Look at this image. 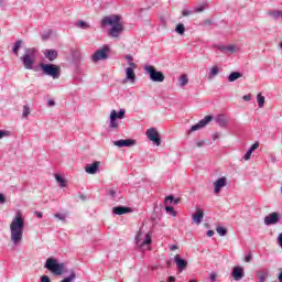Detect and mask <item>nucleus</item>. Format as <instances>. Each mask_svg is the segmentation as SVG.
Returning <instances> with one entry per match:
<instances>
[{
  "mask_svg": "<svg viewBox=\"0 0 282 282\" xmlns=\"http://www.w3.org/2000/svg\"><path fill=\"white\" fill-rule=\"evenodd\" d=\"M25 230V218L23 214L18 212L10 224L11 241L13 246H19L23 239V231Z\"/></svg>",
  "mask_w": 282,
  "mask_h": 282,
  "instance_id": "f257e3e1",
  "label": "nucleus"
},
{
  "mask_svg": "<svg viewBox=\"0 0 282 282\" xmlns=\"http://www.w3.org/2000/svg\"><path fill=\"white\" fill-rule=\"evenodd\" d=\"M122 17L117 14H111L102 18V28L111 25L110 30L108 31V34L109 36H111V39H120V34L124 32V26L122 25V23H120Z\"/></svg>",
  "mask_w": 282,
  "mask_h": 282,
  "instance_id": "f03ea898",
  "label": "nucleus"
},
{
  "mask_svg": "<svg viewBox=\"0 0 282 282\" xmlns=\"http://www.w3.org/2000/svg\"><path fill=\"white\" fill-rule=\"evenodd\" d=\"M37 54H39V50H36L35 47L24 48V54L23 56L20 57V61L24 69H33Z\"/></svg>",
  "mask_w": 282,
  "mask_h": 282,
  "instance_id": "7ed1b4c3",
  "label": "nucleus"
},
{
  "mask_svg": "<svg viewBox=\"0 0 282 282\" xmlns=\"http://www.w3.org/2000/svg\"><path fill=\"white\" fill-rule=\"evenodd\" d=\"M44 268L55 274V276H61L65 274V263H58V260L54 258H48L44 264Z\"/></svg>",
  "mask_w": 282,
  "mask_h": 282,
  "instance_id": "20e7f679",
  "label": "nucleus"
},
{
  "mask_svg": "<svg viewBox=\"0 0 282 282\" xmlns=\"http://www.w3.org/2000/svg\"><path fill=\"white\" fill-rule=\"evenodd\" d=\"M40 68L44 76H51L54 80H58V78H61V66L56 64L40 63Z\"/></svg>",
  "mask_w": 282,
  "mask_h": 282,
  "instance_id": "39448f33",
  "label": "nucleus"
},
{
  "mask_svg": "<svg viewBox=\"0 0 282 282\" xmlns=\"http://www.w3.org/2000/svg\"><path fill=\"white\" fill-rule=\"evenodd\" d=\"M144 72L145 74H149L150 80H152V83H164V73L154 68V66L145 65Z\"/></svg>",
  "mask_w": 282,
  "mask_h": 282,
  "instance_id": "423d86ee",
  "label": "nucleus"
},
{
  "mask_svg": "<svg viewBox=\"0 0 282 282\" xmlns=\"http://www.w3.org/2000/svg\"><path fill=\"white\" fill-rule=\"evenodd\" d=\"M108 52H109V47L107 46L96 51L91 56L93 63H98V61H107V58H109Z\"/></svg>",
  "mask_w": 282,
  "mask_h": 282,
  "instance_id": "0eeeda50",
  "label": "nucleus"
},
{
  "mask_svg": "<svg viewBox=\"0 0 282 282\" xmlns=\"http://www.w3.org/2000/svg\"><path fill=\"white\" fill-rule=\"evenodd\" d=\"M145 135L148 137L150 142H153V144H155L156 147H160V144H162V139H160V133L158 132V129H148Z\"/></svg>",
  "mask_w": 282,
  "mask_h": 282,
  "instance_id": "6e6552de",
  "label": "nucleus"
},
{
  "mask_svg": "<svg viewBox=\"0 0 282 282\" xmlns=\"http://www.w3.org/2000/svg\"><path fill=\"white\" fill-rule=\"evenodd\" d=\"M279 221H281V214H279L276 212L269 214L264 218L265 226H274V225L279 224Z\"/></svg>",
  "mask_w": 282,
  "mask_h": 282,
  "instance_id": "1a4fd4ad",
  "label": "nucleus"
},
{
  "mask_svg": "<svg viewBox=\"0 0 282 282\" xmlns=\"http://www.w3.org/2000/svg\"><path fill=\"white\" fill-rule=\"evenodd\" d=\"M213 120V116H206L204 119H202L199 122L196 124L192 126V128L188 131V134L193 133V131H199V129H204L208 122Z\"/></svg>",
  "mask_w": 282,
  "mask_h": 282,
  "instance_id": "9d476101",
  "label": "nucleus"
},
{
  "mask_svg": "<svg viewBox=\"0 0 282 282\" xmlns=\"http://www.w3.org/2000/svg\"><path fill=\"white\" fill-rule=\"evenodd\" d=\"M227 178L226 176H223L214 182V193L216 195H219L221 193V189L227 186Z\"/></svg>",
  "mask_w": 282,
  "mask_h": 282,
  "instance_id": "9b49d317",
  "label": "nucleus"
},
{
  "mask_svg": "<svg viewBox=\"0 0 282 282\" xmlns=\"http://www.w3.org/2000/svg\"><path fill=\"white\" fill-rule=\"evenodd\" d=\"M135 144V140L133 139H121V140H117V141H113V145L115 147H118L119 149H122L124 147H134Z\"/></svg>",
  "mask_w": 282,
  "mask_h": 282,
  "instance_id": "f8f14e48",
  "label": "nucleus"
},
{
  "mask_svg": "<svg viewBox=\"0 0 282 282\" xmlns=\"http://www.w3.org/2000/svg\"><path fill=\"white\" fill-rule=\"evenodd\" d=\"M140 237H142V232L139 231L138 235H137V238H135V241H137V246H150V243H152V240H151V234H145V238L144 240H140Z\"/></svg>",
  "mask_w": 282,
  "mask_h": 282,
  "instance_id": "ddd939ff",
  "label": "nucleus"
},
{
  "mask_svg": "<svg viewBox=\"0 0 282 282\" xmlns=\"http://www.w3.org/2000/svg\"><path fill=\"white\" fill-rule=\"evenodd\" d=\"M99 167H100V162L95 161L93 164H87L85 166V171L86 173H88V175H96V173H98Z\"/></svg>",
  "mask_w": 282,
  "mask_h": 282,
  "instance_id": "4468645a",
  "label": "nucleus"
},
{
  "mask_svg": "<svg viewBox=\"0 0 282 282\" xmlns=\"http://www.w3.org/2000/svg\"><path fill=\"white\" fill-rule=\"evenodd\" d=\"M113 215H127L129 213H133V208L124 207V206H116L112 208Z\"/></svg>",
  "mask_w": 282,
  "mask_h": 282,
  "instance_id": "2eb2a0df",
  "label": "nucleus"
},
{
  "mask_svg": "<svg viewBox=\"0 0 282 282\" xmlns=\"http://www.w3.org/2000/svg\"><path fill=\"white\" fill-rule=\"evenodd\" d=\"M174 262L176 263V268H178L180 272H183V270H186L188 262L180 257V254H176L174 257Z\"/></svg>",
  "mask_w": 282,
  "mask_h": 282,
  "instance_id": "dca6fc26",
  "label": "nucleus"
},
{
  "mask_svg": "<svg viewBox=\"0 0 282 282\" xmlns=\"http://www.w3.org/2000/svg\"><path fill=\"white\" fill-rule=\"evenodd\" d=\"M43 54L45 56V58H47V61H56L58 58V51L56 50H50V48H46L43 51Z\"/></svg>",
  "mask_w": 282,
  "mask_h": 282,
  "instance_id": "f3484780",
  "label": "nucleus"
},
{
  "mask_svg": "<svg viewBox=\"0 0 282 282\" xmlns=\"http://www.w3.org/2000/svg\"><path fill=\"white\" fill-rule=\"evenodd\" d=\"M231 276L234 278V281H241V279L245 276L243 268L235 267L231 272Z\"/></svg>",
  "mask_w": 282,
  "mask_h": 282,
  "instance_id": "a211bd4d",
  "label": "nucleus"
},
{
  "mask_svg": "<svg viewBox=\"0 0 282 282\" xmlns=\"http://www.w3.org/2000/svg\"><path fill=\"white\" fill-rule=\"evenodd\" d=\"M192 219L194 224H202V221H204V209L197 208L196 213L192 215Z\"/></svg>",
  "mask_w": 282,
  "mask_h": 282,
  "instance_id": "6ab92c4d",
  "label": "nucleus"
},
{
  "mask_svg": "<svg viewBox=\"0 0 282 282\" xmlns=\"http://www.w3.org/2000/svg\"><path fill=\"white\" fill-rule=\"evenodd\" d=\"M126 80H129V83H135V72L133 68L128 67L126 68Z\"/></svg>",
  "mask_w": 282,
  "mask_h": 282,
  "instance_id": "aec40b11",
  "label": "nucleus"
},
{
  "mask_svg": "<svg viewBox=\"0 0 282 282\" xmlns=\"http://www.w3.org/2000/svg\"><path fill=\"white\" fill-rule=\"evenodd\" d=\"M215 122H217V124H219V127H227L228 126V119H226L225 115H218L215 118Z\"/></svg>",
  "mask_w": 282,
  "mask_h": 282,
  "instance_id": "412c9836",
  "label": "nucleus"
},
{
  "mask_svg": "<svg viewBox=\"0 0 282 282\" xmlns=\"http://www.w3.org/2000/svg\"><path fill=\"white\" fill-rule=\"evenodd\" d=\"M239 78H243V74L240 72H232L228 76V83H235V80H239Z\"/></svg>",
  "mask_w": 282,
  "mask_h": 282,
  "instance_id": "4be33fe9",
  "label": "nucleus"
},
{
  "mask_svg": "<svg viewBox=\"0 0 282 282\" xmlns=\"http://www.w3.org/2000/svg\"><path fill=\"white\" fill-rule=\"evenodd\" d=\"M116 120H118L116 118V110H112L110 112V124H109L110 129H118V122H116Z\"/></svg>",
  "mask_w": 282,
  "mask_h": 282,
  "instance_id": "5701e85b",
  "label": "nucleus"
},
{
  "mask_svg": "<svg viewBox=\"0 0 282 282\" xmlns=\"http://www.w3.org/2000/svg\"><path fill=\"white\" fill-rule=\"evenodd\" d=\"M21 45H23V41L22 40H18L15 41L13 47H12V53L14 54V56H19V51L21 50Z\"/></svg>",
  "mask_w": 282,
  "mask_h": 282,
  "instance_id": "b1692460",
  "label": "nucleus"
},
{
  "mask_svg": "<svg viewBox=\"0 0 282 282\" xmlns=\"http://www.w3.org/2000/svg\"><path fill=\"white\" fill-rule=\"evenodd\" d=\"M55 180L59 184L61 188H65V186H67V181L63 176L56 174Z\"/></svg>",
  "mask_w": 282,
  "mask_h": 282,
  "instance_id": "393cba45",
  "label": "nucleus"
},
{
  "mask_svg": "<svg viewBox=\"0 0 282 282\" xmlns=\"http://www.w3.org/2000/svg\"><path fill=\"white\" fill-rule=\"evenodd\" d=\"M219 75V66H213L209 70L208 78H215Z\"/></svg>",
  "mask_w": 282,
  "mask_h": 282,
  "instance_id": "a878e982",
  "label": "nucleus"
},
{
  "mask_svg": "<svg viewBox=\"0 0 282 282\" xmlns=\"http://www.w3.org/2000/svg\"><path fill=\"white\" fill-rule=\"evenodd\" d=\"M216 232L220 236V237H226V235H228V229H226L225 227L218 226L216 228Z\"/></svg>",
  "mask_w": 282,
  "mask_h": 282,
  "instance_id": "bb28decb",
  "label": "nucleus"
},
{
  "mask_svg": "<svg viewBox=\"0 0 282 282\" xmlns=\"http://www.w3.org/2000/svg\"><path fill=\"white\" fill-rule=\"evenodd\" d=\"M178 83L181 87H186V85H188V77L186 75H181Z\"/></svg>",
  "mask_w": 282,
  "mask_h": 282,
  "instance_id": "cd10ccee",
  "label": "nucleus"
},
{
  "mask_svg": "<svg viewBox=\"0 0 282 282\" xmlns=\"http://www.w3.org/2000/svg\"><path fill=\"white\" fill-rule=\"evenodd\" d=\"M257 100L259 108L263 109V105H265V97H263L261 94H258Z\"/></svg>",
  "mask_w": 282,
  "mask_h": 282,
  "instance_id": "c85d7f7f",
  "label": "nucleus"
},
{
  "mask_svg": "<svg viewBox=\"0 0 282 282\" xmlns=\"http://www.w3.org/2000/svg\"><path fill=\"white\" fill-rule=\"evenodd\" d=\"M175 32L177 34H181V36H182L184 34V32H186V28L184 26V24L180 23L176 25Z\"/></svg>",
  "mask_w": 282,
  "mask_h": 282,
  "instance_id": "c756f323",
  "label": "nucleus"
},
{
  "mask_svg": "<svg viewBox=\"0 0 282 282\" xmlns=\"http://www.w3.org/2000/svg\"><path fill=\"white\" fill-rule=\"evenodd\" d=\"M77 28H80V30H89V23L80 20L76 23Z\"/></svg>",
  "mask_w": 282,
  "mask_h": 282,
  "instance_id": "7c9ffc66",
  "label": "nucleus"
},
{
  "mask_svg": "<svg viewBox=\"0 0 282 282\" xmlns=\"http://www.w3.org/2000/svg\"><path fill=\"white\" fill-rule=\"evenodd\" d=\"M165 210L169 213V215H172V217H177V212H175L173 206H165Z\"/></svg>",
  "mask_w": 282,
  "mask_h": 282,
  "instance_id": "2f4dec72",
  "label": "nucleus"
},
{
  "mask_svg": "<svg viewBox=\"0 0 282 282\" xmlns=\"http://www.w3.org/2000/svg\"><path fill=\"white\" fill-rule=\"evenodd\" d=\"M126 113H127V110L120 109L119 112L116 111V118L119 119V120H123Z\"/></svg>",
  "mask_w": 282,
  "mask_h": 282,
  "instance_id": "473e14b6",
  "label": "nucleus"
},
{
  "mask_svg": "<svg viewBox=\"0 0 282 282\" xmlns=\"http://www.w3.org/2000/svg\"><path fill=\"white\" fill-rule=\"evenodd\" d=\"M108 195H109V197H111V199H116V195H118V189H116V188H109L108 189Z\"/></svg>",
  "mask_w": 282,
  "mask_h": 282,
  "instance_id": "72a5a7b5",
  "label": "nucleus"
},
{
  "mask_svg": "<svg viewBox=\"0 0 282 282\" xmlns=\"http://www.w3.org/2000/svg\"><path fill=\"white\" fill-rule=\"evenodd\" d=\"M54 217H55L56 219H59V221H66V219H67V214L57 213V214L54 215Z\"/></svg>",
  "mask_w": 282,
  "mask_h": 282,
  "instance_id": "f704fd0d",
  "label": "nucleus"
},
{
  "mask_svg": "<svg viewBox=\"0 0 282 282\" xmlns=\"http://www.w3.org/2000/svg\"><path fill=\"white\" fill-rule=\"evenodd\" d=\"M235 52H237V45L235 44L227 45V53L235 54Z\"/></svg>",
  "mask_w": 282,
  "mask_h": 282,
  "instance_id": "c9c22d12",
  "label": "nucleus"
},
{
  "mask_svg": "<svg viewBox=\"0 0 282 282\" xmlns=\"http://www.w3.org/2000/svg\"><path fill=\"white\" fill-rule=\"evenodd\" d=\"M30 116V106L23 107L22 118H28Z\"/></svg>",
  "mask_w": 282,
  "mask_h": 282,
  "instance_id": "e433bc0d",
  "label": "nucleus"
},
{
  "mask_svg": "<svg viewBox=\"0 0 282 282\" xmlns=\"http://www.w3.org/2000/svg\"><path fill=\"white\" fill-rule=\"evenodd\" d=\"M269 276V273L268 272H260V275H259V281L260 282H265V279H268Z\"/></svg>",
  "mask_w": 282,
  "mask_h": 282,
  "instance_id": "4c0bfd02",
  "label": "nucleus"
},
{
  "mask_svg": "<svg viewBox=\"0 0 282 282\" xmlns=\"http://www.w3.org/2000/svg\"><path fill=\"white\" fill-rule=\"evenodd\" d=\"M257 149H259V142H254V143L250 147L249 151H250L251 153H254V151H257Z\"/></svg>",
  "mask_w": 282,
  "mask_h": 282,
  "instance_id": "58836bf2",
  "label": "nucleus"
},
{
  "mask_svg": "<svg viewBox=\"0 0 282 282\" xmlns=\"http://www.w3.org/2000/svg\"><path fill=\"white\" fill-rule=\"evenodd\" d=\"M8 135H10V131L0 130V140H1L2 138H8Z\"/></svg>",
  "mask_w": 282,
  "mask_h": 282,
  "instance_id": "ea45409f",
  "label": "nucleus"
},
{
  "mask_svg": "<svg viewBox=\"0 0 282 282\" xmlns=\"http://www.w3.org/2000/svg\"><path fill=\"white\" fill-rule=\"evenodd\" d=\"M169 202L170 204H173V202H175V197H173V195L165 197V204H169Z\"/></svg>",
  "mask_w": 282,
  "mask_h": 282,
  "instance_id": "a19ab883",
  "label": "nucleus"
},
{
  "mask_svg": "<svg viewBox=\"0 0 282 282\" xmlns=\"http://www.w3.org/2000/svg\"><path fill=\"white\" fill-rule=\"evenodd\" d=\"M209 281L215 282L217 281V273L216 272H212L209 275Z\"/></svg>",
  "mask_w": 282,
  "mask_h": 282,
  "instance_id": "79ce46f5",
  "label": "nucleus"
},
{
  "mask_svg": "<svg viewBox=\"0 0 282 282\" xmlns=\"http://www.w3.org/2000/svg\"><path fill=\"white\" fill-rule=\"evenodd\" d=\"M250 158H252V152L248 150L243 156V160H246V162H248V160H250Z\"/></svg>",
  "mask_w": 282,
  "mask_h": 282,
  "instance_id": "37998d69",
  "label": "nucleus"
},
{
  "mask_svg": "<svg viewBox=\"0 0 282 282\" xmlns=\"http://www.w3.org/2000/svg\"><path fill=\"white\" fill-rule=\"evenodd\" d=\"M245 261L246 263H250L252 261V253H248L246 257H245Z\"/></svg>",
  "mask_w": 282,
  "mask_h": 282,
  "instance_id": "c03bdc74",
  "label": "nucleus"
},
{
  "mask_svg": "<svg viewBox=\"0 0 282 282\" xmlns=\"http://www.w3.org/2000/svg\"><path fill=\"white\" fill-rule=\"evenodd\" d=\"M41 282H52V280H50L48 275H42L41 276Z\"/></svg>",
  "mask_w": 282,
  "mask_h": 282,
  "instance_id": "a18cd8bd",
  "label": "nucleus"
},
{
  "mask_svg": "<svg viewBox=\"0 0 282 282\" xmlns=\"http://www.w3.org/2000/svg\"><path fill=\"white\" fill-rule=\"evenodd\" d=\"M227 48H228V45L227 46L226 45H219L218 46L219 52L227 53Z\"/></svg>",
  "mask_w": 282,
  "mask_h": 282,
  "instance_id": "49530a36",
  "label": "nucleus"
},
{
  "mask_svg": "<svg viewBox=\"0 0 282 282\" xmlns=\"http://www.w3.org/2000/svg\"><path fill=\"white\" fill-rule=\"evenodd\" d=\"M194 11L183 10L182 17H189V14H193Z\"/></svg>",
  "mask_w": 282,
  "mask_h": 282,
  "instance_id": "de8ad7c7",
  "label": "nucleus"
},
{
  "mask_svg": "<svg viewBox=\"0 0 282 282\" xmlns=\"http://www.w3.org/2000/svg\"><path fill=\"white\" fill-rule=\"evenodd\" d=\"M242 100H245L246 102H250V100H252V97L250 95H245L242 97Z\"/></svg>",
  "mask_w": 282,
  "mask_h": 282,
  "instance_id": "09e8293b",
  "label": "nucleus"
},
{
  "mask_svg": "<svg viewBox=\"0 0 282 282\" xmlns=\"http://www.w3.org/2000/svg\"><path fill=\"white\" fill-rule=\"evenodd\" d=\"M128 65L130 66L131 69H138V65L133 62H128Z\"/></svg>",
  "mask_w": 282,
  "mask_h": 282,
  "instance_id": "8fccbe9b",
  "label": "nucleus"
},
{
  "mask_svg": "<svg viewBox=\"0 0 282 282\" xmlns=\"http://www.w3.org/2000/svg\"><path fill=\"white\" fill-rule=\"evenodd\" d=\"M128 65L130 66L131 69H138V65L133 62H128Z\"/></svg>",
  "mask_w": 282,
  "mask_h": 282,
  "instance_id": "3c124183",
  "label": "nucleus"
},
{
  "mask_svg": "<svg viewBox=\"0 0 282 282\" xmlns=\"http://www.w3.org/2000/svg\"><path fill=\"white\" fill-rule=\"evenodd\" d=\"M278 243H279L280 248H282V234H279V236H278Z\"/></svg>",
  "mask_w": 282,
  "mask_h": 282,
  "instance_id": "603ef678",
  "label": "nucleus"
},
{
  "mask_svg": "<svg viewBox=\"0 0 282 282\" xmlns=\"http://www.w3.org/2000/svg\"><path fill=\"white\" fill-rule=\"evenodd\" d=\"M0 204H6V195L0 194Z\"/></svg>",
  "mask_w": 282,
  "mask_h": 282,
  "instance_id": "864d4df0",
  "label": "nucleus"
},
{
  "mask_svg": "<svg viewBox=\"0 0 282 282\" xmlns=\"http://www.w3.org/2000/svg\"><path fill=\"white\" fill-rule=\"evenodd\" d=\"M126 59L128 63H133V56L132 55H126Z\"/></svg>",
  "mask_w": 282,
  "mask_h": 282,
  "instance_id": "5fc2aeb1",
  "label": "nucleus"
},
{
  "mask_svg": "<svg viewBox=\"0 0 282 282\" xmlns=\"http://www.w3.org/2000/svg\"><path fill=\"white\" fill-rule=\"evenodd\" d=\"M280 273L278 274V281L282 282V268L279 269Z\"/></svg>",
  "mask_w": 282,
  "mask_h": 282,
  "instance_id": "6e6d98bb",
  "label": "nucleus"
},
{
  "mask_svg": "<svg viewBox=\"0 0 282 282\" xmlns=\"http://www.w3.org/2000/svg\"><path fill=\"white\" fill-rule=\"evenodd\" d=\"M36 218L37 219H43V213L41 212H35Z\"/></svg>",
  "mask_w": 282,
  "mask_h": 282,
  "instance_id": "4d7b16f0",
  "label": "nucleus"
},
{
  "mask_svg": "<svg viewBox=\"0 0 282 282\" xmlns=\"http://www.w3.org/2000/svg\"><path fill=\"white\" fill-rule=\"evenodd\" d=\"M47 105H48V107H54L56 105V102L54 100L50 99L47 101Z\"/></svg>",
  "mask_w": 282,
  "mask_h": 282,
  "instance_id": "13d9d810",
  "label": "nucleus"
},
{
  "mask_svg": "<svg viewBox=\"0 0 282 282\" xmlns=\"http://www.w3.org/2000/svg\"><path fill=\"white\" fill-rule=\"evenodd\" d=\"M195 12H204V6L197 7Z\"/></svg>",
  "mask_w": 282,
  "mask_h": 282,
  "instance_id": "bf43d9fd",
  "label": "nucleus"
},
{
  "mask_svg": "<svg viewBox=\"0 0 282 282\" xmlns=\"http://www.w3.org/2000/svg\"><path fill=\"white\" fill-rule=\"evenodd\" d=\"M215 235V231L214 230H208L207 231V237H213Z\"/></svg>",
  "mask_w": 282,
  "mask_h": 282,
  "instance_id": "052dcab7",
  "label": "nucleus"
},
{
  "mask_svg": "<svg viewBox=\"0 0 282 282\" xmlns=\"http://www.w3.org/2000/svg\"><path fill=\"white\" fill-rule=\"evenodd\" d=\"M161 23H162L163 28H166V20L164 18H161Z\"/></svg>",
  "mask_w": 282,
  "mask_h": 282,
  "instance_id": "680f3d73",
  "label": "nucleus"
},
{
  "mask_svg": "<svg viewBox=\"0 0 282 282\" xmlns=\"http://www.w3.org/2000/svg\"><path fill=\"white\" fill-rule=\"evenodd\" d=\"M196 147H198V148L204 147V141H198V142L196 143Z\"/></svg>",
  "mask_w": 282,
  "mask_h": 282,
  "instance_id": "e2e57ef3",
  "label": "nucleus"
},
{
  "mask_svg": "<svg viewBox=\"0 0 282 282\" xmlns=\"http://www.w3.org/2000/svg\"><path fill=\"white\" fill-rule=\"evenodd\" d=\"M213 140H219V133L213 134Z\"/></svg>",
  "mask_w": 282,
  "mask_h": 282,
  "instance_id": "0e129e2a",
  "label": "nucleus"
},
{
  "mask_svg": "<svg viewBox=\"0 0 282 282\" xmlns=\"http://www.w3.org/2000/svg\"><path fill=\"white\" fill-rule=\"evenodd\" d=\"M167 281H169V282H175V276H169V278H167Z\"/></svg>",
  "mask_w": 282,
  "mask_h": 282,
  "instance_id": "69168bd1",
  "label": "nucleus"
},
{
  "mask_svg": "<svg viewBox=\"0 0 282 282\" xmlns=\"http://www.w3.org/2000/svg\"><path fill=\"white\" fill-rule=\"evenodd\" d=\"M170 250H177V246H175V245H172L171 247H170Z\"/></svg>",
  "mask_w": 282,
  "mask_h": 282,
  "instance_id": "338daca9",
  "label": "nucleus"
},
{
  "mask_svg": "<svg viewBox=\"0 0 282 282\" xmlns=\"http://www.w3.org/2000/svg\"><path fill=\"white\" fill-rule=\"evenodd\" d=\"M173 204H174V205L180 204V199H178V198L174 199V200H173Z\"/></svg>",
  "mask_w": 282,
  "mask_h": 282,
  "instance_id": "774afa93",
  "label": "nucleus"
}]
</instances>
